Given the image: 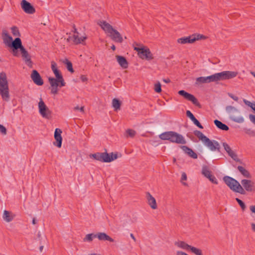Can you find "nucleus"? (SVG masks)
Segmentation results:
<instances>
[{
  "label": "nucleus",
  "mask_w": 255,
  "mask_h": 255,
  "mask_svg": "<svg viewBox=\"0 0 255 255\" xmlns=\"http://www.w3.org/2000/svg\"><path fill=\"white\" fill-rule=\"evenodd\" d=\"M214 140H211L209 138L204 143L205 145L208 147L211 151H215V147L214 146Z\"/></svg>",
  "instance_id": "obj_31"
},
{
  "label": "nucleus",
  "mask_w": 255,
  "mask_h": 255,
  "mask_svg": "<svg viewBox=\"0 0 255 255\" xmlns=\"http://www.w3.org/2000/svg\"><path fill=\"white\" fill-rule=\"evenodd\" d=\"M12 49V53L14 56L17 57L19 56L18 50L19 49L21 51V49L23 47L21 40L19 37L15 38V42L14 43H12L11 46H9Z\"/></svg>",
  "instance_id": "obj_9"
},
{
  "label": "nucleus",
  "mask_w": 255,
  "mask_h": 255,
  "mask_svg": "<svg viewBox=\"0 0 255 255\" xmlns=\"http://www.w3.org/2000/svg\"><path fill=\"white\" fill-rule=\"evenodd\" d=\"M207 178L209 179V180L213 183L218 184V180L215 176L211 174Z\"/></svg>",
  "instance_id": "obj_45"
},
{
  "label": "nucleus",
  "mask_w": 255,
  "mask_h": 255,
  "mask_svg": "<svg viewBox=\"0 0 255 255\" xmlns=\"http://www.w3.org/2000/svg\"><path fill=\"white\" fill-rule=\"evenodd\" d=\"M0 95L3 100L6 102L9 101L8 82L6 74L4 72L0 73Z\"/></svg>",
  "instance_id": "obj_3"
},
{
  "label": "nucleus",
  "mask_w": 255,
  "mask_h": 255,
  "mask_svg": "<svg viewBox=\"0 0 255 255\" xmlns=\"http://www.w3.org/2000/svg\"><path fill=\"white\" fill-rule=\"evenodd\" d=\"M38 109L39 112L42 117L47 119L51 117V112L46 106L41 98L38 103Z\"/></svg>",
  "instance_id": "obj_6"
},
{
  "label": "nucleus",
  "mask_w": 255,
  "mask_h": 255,
  "mask_svg": "<svg viewBox=\"0 0 255 255\" xmlns=\"http://www.w3.org/2000/svg\"><path fill=\"white\" fill-rule=\"evenodd\" d=\"M11 32L14 36H20V34L18 28L16 26H13L11 28Z\"/></svg>",
  "instance_id": "obj_41"
},
{
  "label": "nucleus",
  "mask_w": 255,
  "mask_h": 255,
  "mask_svg": "<svg viewBox=\"0 0 255 255\" xmlns=\"http://www.w3.org/2000/svg\"><path fill=\"white\" fill-rule=\"evenodd\" d=\"M25 64L30 68L32 67L33 62L31 60V58L24 61Z\"/></svg>",
  "instance_id": "obj_49"
},
{
  "label": "nucleus",
  "mask_w": 255,
  "mask_h": 255,
  "mask_svg": "<svg viewBox=\"0 0 255 255\" xmlns=\"http://www.w3.org/2000/svg\"><path fill=\"white\" fill-rule=\"evenodd\" d=\"M226 111L228 113L238 111L235 107L232 106H227L226 107Z\"/></svg>",
  "instance_id": "obj_42"
},
{
  "label": "nucleus",
  "mask_w": 255,
  "mask_h": 255,
  "mask_svg": "<svg viewBox=\"0 0 255 255\" xmlns=\"http://www.w3.org/2000/svg\"><path fill=\"white\" fill-rule=\"evenodd\" d=\"M178 93L179 95L184 97L186 100L191 101L195 106L199 107H201L200 103L194 95L183 90L179 91Z\"/></svg>",
  "instance_id": "obj_8"
},
{
  "label": "nucleus",
  "mask_w": 255,
  "mask_h": 255,
  "mask_svg": "<svg viewBox=\"0 0 255 255\" xmlns=\"http://www.w3.org/2000/svg\"><path fill=\"white\" fill-rule=\"evenodd\" d=\"M214 144H215L214 146L216 148L215 150H217L218 152H220V145L219 142L216 140H214Z\"/></svg>",
  "instance_id": "obj_50"
},
{
  "label": "nucleus",
  "mask_w": 255,
  "mask_h": 255,
  "mask_svg": "<svg viewBox=\"0 0 255 255\" xmlns=\"http://www.w3.org/2000/svg\"><path fill=\"white\" fill-rule=\"evenodd\" d=\"M154 90L158 93L161 92V86L159 82L155 84Z\"/></svg>",
  "instance_id": "obj_47"
},
{
  "label": "nucleus",
  "mask_w": 255,
  "mask_h": 255,
  "mask_svg": "<svg viewBox=\"0 0 255 255\" xmlns=\"http://www.w3.org/2000/svg\"><path fill=\"white\" fill-rule=\"evenodd\" d=\"M31 78L33 82L38 86H42L43 84V80L38 71L33 70L31 74Z\"/></svg>",
  "instance_id": "obj_13"
},
{
  "label": "nucleus",
  "mask_w": 255,
  "mask_h": 255,
  "mask_svg": "<svg viewBox=\"0 0 255 255\" xmlns=\"http://www.w3.org/2000/svg\"><path fill=\"white\" fill-rule=\"evenodd\" d=\"M228 94V96L230 98L233 99L235 101L237 102L239 100V98L237 96H236L234 95L233 94H232V93H229Z\"/></svg>",
  "instance_id": "obj_53"
},
{
  "label": "nucleus",
  "mask_w": 255,
  "mask_h": 255,
  "mask_svg": "<svg viewBox=\"0 0 255 255\" xmlns=\"http://www.w3.org/2000/svg\"><path fill=\"white\" fill-rule=\"evenodd\" d=\"M186 114L187 117H188L190 119L194 116L193 115V114L189 110H187L186 111Z\"/></svg>",
  "instance_id": "obj_54"
},
{
  "label": "nucleus",
  "mask_w": 255,
  "mask_h": 255,
  "mask_svg": "<svg viewBox=\"0 0 255 255\" xmlns=\"http://www.w3.org/2000/svg\"><path fill=\"white\" fill-rule=\"evenodd\" d=\"M0 132L3 135H6L7 133L6 128L2 125L0 124Z\"/></svg>",
  "instance_id": "obj_48"
},
{
  "label": "nucleus",
  "mask_w": 255,
  "mask_h": 255,
  "mask_svg": "<svg viewBox=\"0 0 255 255\" xmlns=\"http://www.w3.org/2000/svg\"><path fill=\"white\" fill-rule=\"evenodd\" d=\"M134 50L138 52L139 56L143 59H145L149 60L153 59L152 54L149 48L135 47Z\"/></svg>",
  "instance_id": "obj_7"
},
{
  "label": "nucleus",
  "mask_w": 255,
  "mask_h": 255,
  "mask_svg": "<svg viewBox=\"0 0 255 255\" xmlns=\"http://www.w3.org/2000/svg\"><path fill=\"white\" fill-rule=\"evenodd\" d=\"M243 101H244V103H245L246 105H247V106H248L250 107L251 108H252V107L253 106V105L254 104V103H251V102H250V101H248V100H246V99H244V100H243Z\"/></svg>",
  "instance_id": "obj_52"
},
{
  "label": "nucleus",
  "mask_w": 255,
  "mask_h": 255,
  "mask_svg": "<svg viewBox=\"0 0 255 255\" xmlns=\"http://www.w3.org/2000/svg\"><path fill=\"white\" fill-rule=\"evenodd\" d=\"M21 54L22 59L24 61H25V60L28 59L29 58H31L28 52L26 50V49L23 46L21 49Z\"/></svg>",
  "instance_id": "obj_35"
},
{
  "label": "nucleus",
  "mask_w": 255,
  "mask_h": 255,
  "mask_svg": "<svg viewBox=\"0 0 255 255\" xmlns=\"http://www.w3.org/2000/svg\"><path fill=\"white\" fill-rule=\"evenodd\" d=\"M116 59L119 65L123 68L126 69L128 67V62L125 57L120 55H117Z\"/></svg>",
  "instance_id": "obj_22"
},
{
  "label": "nucleus",
  "mask_w": 255,
  "mask_h": 255,
  "mask_svg": "<svg viewBox=\"0 0 255 255\" xmlns=\"http://www.w3.org/2000/svg\"><path fill=\"white\" fill-rule=\"evenodd\" d=\"M214 123L218 128L221 130L227 131L229 129L228 126L218 120H214Z\"/></svg>",
  "instance_id": "obj_24"
},
{
  "label": "nucleus",
  "mask_w": 255,
  "mask_h": 255,
  "mask_svg": "<svg viewBox=\"0 0 255 255\" xmlns=\"http://www.w3.org/2000/svg\"><path fill=\"white\" fill-rule=\"evenodd\" d=\"M94 159L104 162V152H97L90 155Z\"/></svg>",
  "instance_id": "obj_29"
},
{
  "label": "nucleus",
  "mask_w": 255,
  "mask_h": 255,
  "mask_svg": "<svg viewBox=\"0 0 255 255\" xmlns=\"http://www.w3.org/2000/svg\"><path fill=\"white\" fill-rule=\"evenodd\" d=\"M194 135L201 140L204 143L207 140L208 137L205 136L201 131L195 130L193 132Z\"/></svg>",
  "instance_id": "obj_27"
},
{
  "label": "nucleus",
  "mask_w": 255,
  "mask_h": 255,
  "mask_svg": "<svg viewBox=\"0 0 255 255\" xmlns=\"http://www.w3.org/2000/svg\"><path fill=\"white\" fill-rule=\"evenodd\" d=\"M230 120L237 123H243L244 122V119L242 117H236L234 116L230 117Z\"/></svg>",
  "instance_id": "obj_37"
},
{
  "label": "nucleus",
  "mask_w": 255,
  "mask_h": 255,
  "mask_svg": "<svg viewBox=\"0 0 255 255\" xmlns=\"http://www.w3.org/2000/svg\"><path fill=\"white\" fill-rule=\"evenodd\" d=\"M61 133L62 130L60 128H56L55 129L54 136L56 141L54 142L53 144L58 148H60L62 146V137Z\"/></svg>",
  "instance_id": "obj_12"
},
{
  "label": "nucleus",
  "mask_w": 255,
  "mask_h": 255,
  "mask_svg": "<svg viewBox=\"0 0 255 255\" xmlns=\"http://www.w3.org/2000/svg\"><path fill=\"white\" fill-rule=\"evenodd\" d=\"M95 236L100 241H108L110 242H114V240L113 238L105 233L99 232L95 234Z\"/></svg>",
  "instance_id": "obj_20"
},
{
  "label": "nucleus",
  "mask_w": 255,
  "mask_h": 255,
  "mask_svg": "<svg viewBox=\"0 0 255 255\" xmlns=\"http://www.w3.org/2000/svg\"><path fill=\"white\" fill-rule=\"evenodd\" d=\"M238 170L240 172V173L243 175L244 177L248 178H250L251 177V174L247 169H246L244 167L242 166H238L237 167Z\"/></svg>",
  "instance_id": "obj_28"
},
{
  "label": "nucleus",
  "mask_w": 255,
  "mask_h": 255,
  "mask_svg": "<svg viewBox=\"0 0 255 255\" xmlns=\"http://www.w3.org/2000/svg\"><path fill=\"white\" fill-rule=\"evenodd\" d=\"M223 146L224 147L225 150L228 153L229 155L234 160L236 161H239L240 159L238 158L237 155L233 151L230 146L226 142L223 143Z\"/></svg>",
  "instance_id": "obj_15"
},
{
  "label": "nucleus",
  "mask_w": 255,
  "mask_h": 255,
  "mask_svg": "<svg viewBox=\"0 0 255 255\" xmlns=\"http://www.w3.org/2000/svg\"><path fill=\"white\" fill-rule=\"evenodd\" d=\"M163 81L166 83H169L170 82V80L169 78L163 79Z\"/></svg>",
  "instance_id": "obj_62"
},
{
  "label": "nucleus",
  "mask_w": 255,
  "mask_h": 255,
  "mask_svg": "<svg viewBox=\"0 0 255 255\" xmlns=\"http://www.w3.org/2000/svg\"><path fill=\"white\" fill-rule=\"evenodd\" d=\"M241 183L244 188V189L248 192H253L255 191V186L254 182L251 180L243 179Z\"/></svg>",
  "instance_id": "obj_11"
},
{
  "label": "nucleus",
  "mask_w": 255,
  "mask_h": 255,
  "mask_svg": "<svg viewBox=\"0 0 255 255\" xmlns=\"http://www.w3.org/2000/svg\"><path fill=\"white\" fill-rule=\"evenodd\" d=\"M130 236L134 240V241H136V239L132 234H130Z\"/></svg>",
  "instance_id": "obj_63"
},
{
  "label": "nucleus",
  "mask_w": 255,
  "mask_h": 255,
  "mask_svg": "<svg viewBox=\"0 0 255 255\" xmlns=\"http://www.w3.org/2000/svg\"><path fill=\"white\" fill-rule=\"evenodd\" d=\"M211 82L210 76L207 77H200L196 78L197 83H209Z\"/></svg>",
  "instance_id": "obj_30"
},
{
  "label": "nucleus",
  "mask_w": 255,
  "mask_h": 255,
  "mask_svg": "<svg viewBox=\"0 0 255 255\" xmlns=\"http://www.w3.org/2000/svg\"><path fill=\"white\" fill-rule=\"evenodd\" d=\"M176 255H188L186 253L182 251H177L176 252Z\"/></svg>",
  "instance_id": "obj_59"
},
{
  "label": "nucleus",
  "mask_w": 255,
  "mask_h": 255,
  "mask_svg": "<svg viewBox=\"0 0 255 255\" xmlns=\"http://www.w3.org/2000/svg\"><path fill=\"white\" fill-rule=\"evenodd\" d=\"M146 197L148 204L153 209L157 208V204L155 199L148 192L146 193Z\"/></svg>",
  "instance_id": "obj_19"
},
{
  "label": "nucleus",
  "mask_w": 255,
  "mask_h": 255,
  "mask_svg": "<svg viewBox=\"0 0 255 255\" xmlns=\"http://www.w3.org/2000/svg\"><path fill=\"white\" fill-rule=\"evenodd\" d=\"M236 200L237 201V202L238 203V204L240 206L242 210L244 211L246 208V206L245 203L242 200H241V199H240L238 198H236Z\"/></svg>",
  "instance_id": "obj_43"
},
{
  "label": "nucleus",
  "mask_w": 255,
  "mask_h": 255,
  "mask_svg": "<svg viewBox=\"0 0 255 255\" xmlns=\"http://www.w3.org/2000/svg\"><path fill=\"white\" fill-rule=\"evenodd\" d=\"M175 245L186 251H189L191 246L183 241L176 242L175 243Z\"/></svg>",
  "instance_id": "obj_26"
},
{
  "label": "nucleus",
  "mask_w": 255,
  "mask_h": 255,
  "mask_svg": "<svg viewBox=\"0 0 255 255\" xmlns=\"http://www.w3.org/2000/svg\"><path fill=\"white\" fill-rule=\"evenodd\" d=\"M202 174L206 178H208L211 174V171L209 170L208 166H204L202 169Z\"/></svg>",
  "instance_id": "obj_36"
},
{
  "label": "nucleus",
  "mask_w": 255,
  "mask_h": 255,
  "mask_svg": "<svg viewBox=\"0 0 255 255\" xmlns=\"http://www.w3.org/2000/svg\"><path fill=\"white\" fill-rule=\"evenodd\" d=\"M223 181L232 191L242 195L246 194V191L244 189V188L241 185L240 183L234 178L228 176H225L223 177Z\"/></svg>",
  "instance_id": "obj_4"
},
{
  "label": "nucleus",
  "mask_w": 255,
  "mask_h": 255,
  "mask_svg": "<svg viewBox=\"0 0 255 255\" xmlns=\"http://www.w3.org/2000/svg\"><path fill=\"white\" fill-rule=\"evenodd\" d=\"M118 158V152L108 153L107 151L104 152V162H111Z\"/></svg>",
  "instance_id": "obj_14"
},
{
  "label": "nucleus",
  "mask_w": 255,
  "mask_h": 255,
  "mask_svg": "<svg viewBox=\"0 0 255 255\" xmlns=\"http://www.w3.org/2000/svg\"><path fill=\"white\" fill-rule=\"evenodd\" d=\"M195 39L193 38L192 35H191L188 37L179 38L177 41L179 43L181 44L192 43L195 42Z\"/></svg>",
  "instance_id": "obj_23"
},
{
  "label": "nucleus",
  "mask_w": 255,
  "mask_h": 255,
  "mask_svg": "<svg viewBox=\"0 0 255 255\" xmlns=\"http://www.w3.org/2000/svg\"><path fill=\"white\" fill-rule=\"evenodd\" d=\"M95 236V234H87L84 239V241L91 242L93 241L94 238H97Z\"/></svg>",
  "instance_id": "obj_39"
},
{
  "label": "nucleus",
  "mask_w": 255,
  "mask_h": 255,
  "mask_svg": "<svg viewBox=\"0 0 255 255\" xmlns=\"http://www.w3.org/2000/svg\"><path fill=\"white\" fill-rule=\"evenodd\" d=\"M250 121L255 125V115L250 114L249 116Z\"/></svg>",
  "instance_id": "obj_55"
},
{
  "label": "nucleus",
  "mask_w": 255,
  "mask_h": 255,
  "mask_svg": "<svg viewBox=\"0 0 255 255\" xmlns=\"http://www.w3.org/2000/svg\"><path fill=\"white\" fill-rule=\"evenodd\" d=\"M193 123L199 128H203V127L202 126V125L200 124V123L199 122L198 120L196 119V120H195Z\"/></svg>",
  "instance_id": "obj_51"
},
{
  "label": "nucleus",
  "mask_w": 255,
  "mask_h": 255,
  "mask_svg": "<svg viewBox=\"0 0 255 255\" xmlns=\"http://www.w3.org/2000/svg\"><path fill=\"white\" fill-rule=\"evenodd\" d=\"M252 109L255 112V103H254V104L253 105V106L252 107Z\"/></svg>",
  "instance_id": "obj_64"
},
{
  "label": "nucleus",
  "mask_w": 255,
  "mask_h": 255,
  "mask_svg": "<svg viewBox=\"0 0 255 255\" xmlns=\"http://www.w3.org/2000/svg\"><path fill=\"white\" fill-rule=\"evenodd\" d=\"M14 216L13 215L11 212L4 210L2 218L4 221H5L7 222H10L13 219Z\"/></svg>",
  "instance_id": "obj_25"
},
{
  "label": "nucleus",
  "mask_w": 255,
  "mask_h": 255,
  "mask_svg": "<svg viewBox=\"0 0 255 255\" xmlns=\"http://www.w3.org/2000/svg\"><path fill=\"white\" fill-rule=\"evenodd\" d=\"M21 7L22 10L26 13L33 14L35 12L34 6L26 0H21Z\"/></svg>",
  "instance_id": "obj_10"
},
{
  "label": "nucleus",
  "mask_w": 255,
  "mask_h": 255,
  "mask_svg": "<svg viewBox=\"0 0 255 255\" xmlns=\"http://www.w3.org/2000/svg\"><path fill=\"white\" fill-rule=\"evenodd\" d=\"M80 79H81V81L83 82L87 81V77L84 75H81L80 77Z\"/></svg>",
  "instance_id": "obj_58"
},
{
  "label": "nucleus",
  "mask_w": 255,
  "mask_h": 255,
  "mask_svg": "<svg viewBox=\"0 0 255 255\" xmlns=\"http://www.w3.org/2000/svg\"><path fill=\"white\" fill-rule=\"evenodd\" d=\"M126 132H127L128 136L131 137H133L135 134V131L134 130L131 129H128L126 131Z\"/></svg>",
  "instance_id": "obj_46"
},
{
  "label": "nucleus",
  "mask_w": 255,
  "mask_h": 255,
  "mask_svg": "<svg viewBox=\"0 0 255 255\" xmlns=\"http://www.w3.org/2000/svg\"><path fill=\"white\" fill-rule=\"evenodd\" d=\"M250 209L252 212L255 214V205L251 206Z\"/></svg>",
  "instance_id": "obj_60"
},
{
  "label": "nucleus",
  "mask_w": 255,
  "mask_h": 255,
  "mask_svg": "<svg viewBox=\"0 0 255 255\" xmlns=\"http://www.w3.org/2000/svg\"><path fill=\"white\" fill-rule=\"evenodd\" d=\"M109 36L113 41L116 42L122 43L123 41V37L121 34L115 29L109 34Z\"/></svg>",
  "instance_id": "obj_16"
},
{
  "label": "nucleus",
  "mask_w": 255,
  "mask_h": 255,
  "mask_svg": "<svg viewBox=\"0 0 255 255\" xmlns=\"http://www.w3.org/2000/svg\"><path fill=\"white\" fill-rule=\"evenodd\" d=\"M192 36L193 38L195 39V41L200 39H204L206 38L205 36L200 34L192 35Z\"/></svg>",
  "instance_id": "obj_44"
},
{
  "label": "nucleus",
  "mask_w": 255,
  "mask_h": 255,
  "mask_svg": "<svg viewBox=\"0 0 255 255\" xmlns=\"http://www.w3.org/2000/svg\"><path fill=\"white\" fill-rule=\"evenodd\" d=\"M84 107H81V108H79L78 106H77L75 108V110H80V112L84 113Z\"/></svg>",
  "instance_id": "obj_57"
},
{
  "label": "nucleus",
  "mask_w": 255,
  "mask_h": 255,
  "mask_svg": "<svg viewBox=\"0 0 255 255\" xmlns=\"http://www.w3.org/2000/svg\"><path fill=\"white\" fill-rule=\"evenodd\" d=\"M187 180V175L185 172H183L181 175V182Z\"/></svg>",
  "instance_id": "obj_56"
},
{
  "label": "nucleus",
  "mask_w": 255,
  "mask_h": 255,
  "mask_svg": "<svg viewBox=\"0 0 255 255\" xmlns=\"http://www.w3.org/2000/svg\"><path fill=\"white\" fill-rule=\"evenodd\" d=\"M73 41L75 44H78L81 43L82 42L84 41L86 39V36H83L79 37L78 35H73Z\"/></svg>",
  "instance_id": "obj_32"
},
{
  "label": "nucleus",
  "mask_w": 255,
  "mask_h": 255,
  "mask_svg": "<svg viewBox=\"0 0 255 255\" xmlns=\"http://www.w3.org/2000/svg\"><path fill=\"white\" fill-rule=\"evenodd\" d=\"M162 140H169L171 142L184 144L186 141L182 135L173 131H165L159 135Z\"/></svg>",
  "instance_id": "obj_2"
},
{
  "label": "nucleus",
  "mask_w": 255,
  "mask_h": 255,
  "mask_svg": "<svg viewBox=\"0 0 255 255\" xmlns=\"http://www.w3.org/2000/svg\"><path fill=\"white\" fill-rule=\"evenodd\" d=\"M238 75L237 72L224 71L210 75L211 82L229 80L235 78Z\"/></svg>",
  "instance_id": "obj_5"
},
{
  "label": "nucleus",
  "mask_w": 255,
  "mask_h": 255,
  "mask_svg": "<svg viewBox=\"0 0 255 255\" xmlns=\"http://www.w3.org/2000/svg\"><path fill=\"white\" fill-rule=\"evenodd\" d=\"M112 105L115 109V111H117L120 109L121 102L119 99L115 98L112 101Z\"/></svg>",
  "instance_id": "obj_33"
},
{
  "label": "nucleus",
  "mask_w": 255,
  "mask_h": 255,
  "mask_svg": "<svg viewBox=\"0 0 255 255\" xmlns=\"http://www.w3.org/2000/svg\"><path fill=\"white\" fill-rule=\"evenodd\" d=\"M63 63L66 65V68L69 72L71 73L74 72V71L73 68L72 63L68 59H65Z\"/></svg>",
  "instance_id": "obj_34"
},
{
  "label": "nucleus",
  "mask_w": 255,
  "mask_h": 255,
  "mask_svg": "<svg viewBox=\"0 0 255 255\" xmlns=\"http://www.w3.org/2000/svg\"><path fill=\"white\" fill-rule=\"evenodd\" d=\"M244 131L246 134L251 136H255V131L251 128H244Z\"/></svg>",
  "instance_id": "obj_40"
},
{
  "label": "nucleus",
  "mask_w": 255,
  "mask_h": 255,
  "mask_svg": "<svg viewBox=\"0 0 255 255\" xmlns=\"http://www.w3.org/2000/svg\"><path fill=\"white\" fill-rule=\"evenodd\" d=\"M2 35L4 43L7 44L8 46H11L12 43H14L15 39L13 40L12 37L8 34L6 30H3Z\"/></svg>",
  "instance_id": "obj_18"
},
{
  "label": "nucleus",
  "mask_w": 255,
  "mask_h": 255,
  "mask_svg": "<svg viewBox=\"0 0 255 255\" xmlns=\"http://www.w3.org/2000/svg\"><path fill=\"white\" fill-rule=\"evenodd\" d=\"M180 148L185 152V153L187 154L189 157L193 159H197L198 158L197 154L187 146L181 145Z\"/></svg>",
  "instance_id": "obj_17"
},
{
  "label": "nucleus",
  "mask_w": 255,
  "mask_h": 255,
  "mask_svg": "<svg viewBox=\"0 0 255 255\" xmlns=\"http://www.w3.org/2000/svg\"><path fill=\"white\" fill-rule=\"evenodd\" d=\"M189 250H190L193 253L195 254L196 255H203L202 251L195 247L191 246Z\"/></svg>",
  "instance_id": "obj_38"
},
{
  "label": "nucleus",
  "mask_w": 255,
  "mask_h": 255,
  "mask_svg": "<svg viewBox=\"0 0 255 255\" xmlns=\"http://www.w3.org/2000/svg\"><path fill=\"white\" fill-rule=\"evenodd\" d=\"M101 28L107 33L110 34L113 31V26L106 21H101L99 24Z\"/></svg>",
  "instance_id": "obj_21"
},
{
  "label": "nucleus",
  "mask_w": 255,
  "mask_h": 255,
  "mask_svg": "<svg viewBox=\"0 0 255 255\" xmlns=\"http://www.w3.org/2000/svg\"><path fill=\"white\" fill-rule=\"evenodd\" d=\"M251 225L252 231L255 232V223H251Z\"/></svg>",
  "instance_id": "obj_61"
},
{
  "label": "nucleus",
  "mask_w": 255,
  "mask_h": 255,
  "mask_svg": "<svg viewBox=\"0 0 255 255\" xmlns=\"http://www.w3.org/2000/svg\"><path fill=\"white\" fill-rule=\"evenodd\" d=\"M51 63V69L54 74L56 78L53 77H49L48 81L51 87V93L56 95L58 93L59 89L58 87H62L65 86L66 83L64 81L63 76L60 71L57 67V64L52 61Z\"/></svg>",
  "instance_id": "obj_1"
}]
</instances>
